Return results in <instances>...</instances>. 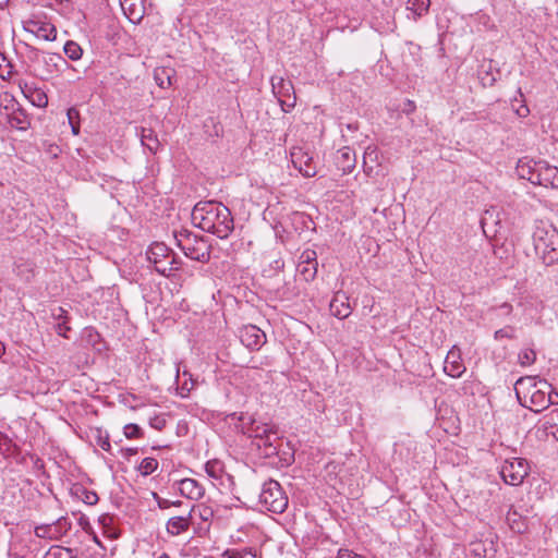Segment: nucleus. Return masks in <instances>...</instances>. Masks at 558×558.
Masks as SVG:
<instances>
[{
  "label": "nucleus",
  "instance_id": "45",
  "mask_svg": "<svg viewBox=\"0 0 558 558\" xmlns=\"http://www.w3.org/2000/svg\"><path fill=\"white\" fill-rule=\"evenodd\" d=\"M166 423L167 421L162 415H155L149 420V425L157 430H161L166 426Z\"/></svg>",
  "mask_w": 558,
  "mask_h": 558
},
{
  "label": "nucleus",
  "instance_id": "48",
  "mask_svg": "<svg viewBox=\"0 0 558 558\" xmlns=\"http://www.w3.org/2000/svg\"><path fill=\"white\" fill-rule=\"evenodd\" d=\"M245 554L253 555L252 554V549L251 548H244L242 550H227L225 553V556H228L229 558H244Z\"/></svg>",
  "mask_w": 558,
  "mask_h": 558
},
{
  "label": "nucleus",
  "instance_id": "46",
  "mask_svg": "<svg viewBox=\"0 0 558 558\" xmlns=\"http://www.w3.org/2000/svg\"><path fill=\"white\" fill-rule=\"evenodd\" d=\"M54 330L59 336L69 338L66 332L71 330V327L68 326V322L63 320L56 324Z\"/></svg>",
  "mask_w": 558,
  "mask_h": 558
},
{
  "label": "nucleus",
  "instance_id": "20",
  "mask_svg": "<svg viewBox=\"0 0 558 558\" xmlns=\"http://www.w3.org/2000/svg\"><path fill=\"white\" fill-rule=\"evenodd\" d=\"M356 163L355 153L350 147H343L338 150L336 156V166L342 174H349L353 171Z\"/></svg>",
  "mask_w": 558,
  "mask_h": 558
},
{
  "label": "nucleus",
  "instance_id": "1",
  "mask_svg": "<svg viewBox=\"0 0 558 558\" xmlns=\"http://www.w3.org/2000/svg\"><path fill=\"white\" fill-rule=\"evenodd\" d=\"M191 220L196 228L227 239L234 229L230 209L215 201L198 202L192 210Z\"/></svg>",
  "mask_w": 558,
  "mask_h": 558
},
{
  "label": "nucleus",
  "instance_id": "28",
  "mask_svg": "<svg viewBox=\"0 0 558 558\" xmlns=\"http://www.w3.org/2000/svg\"><path fill=\"white\" fill-rule=\"evenodd\" d=\"M13 271L21 279L29 281L34 277V264L28 260L19 259L14 263Z\"/></svg>",
  "mask_w": 558,
  "mask_h": 558
},
{
  "label": "nucleus",
  "instance_id": "25",
  "mask_svg": "<svg viewBox=\"0 0 558 558\" xmlns=\"http://www.w3.org/2000/svg\"><path fill=\"white\" fill-rule=\"evenodd\" d=\"M507 522L515 533H524L527 530V519L511 508L507 513Z\"/></svg>",
  "mask_w": 558,
  "mask_h": 558
},
{
  "label": "nucleus",
  "instance_id": "29",
  "mask_svg": "<svg viewBox=\"0 0 558 558\" xmlns=\"http://www.w3.org/2000/svg\"><path fill=\"white\" fill-rule=\"evenodd\" d=\"M430 7V0H408L407 9L414 15V21L425 15Z\"/></svg>",
  "mask_w": 558,
  "mask_h": 558
},
{
  "label": "nucleus",
  "instance_id": "37",
  "mask_svg": "<svg viewBox=\"0 0 558 558\" xmlns=\"http://www.w3.org/2000/svg\"><path fill=\"white\" fill-rule=\"evenodd\" d=\"M518 359L522 366H529L535 362L536 353L533 349H524L519 352Z\"/></svg>",
  "mask_w": 558,
  "mask_h": 558
},
{
  "label": "nucleus",
  "instance_id": "63",
  "mask_svg": "<svg viewBox=\"0 0 558 558\" xmlns=\"http://www.w3.org/2000/svg\"><path fill=\"white\" fill-rule=\"evenodd\" d=\"M549 395L551 396L553 399H555L558 403V392L554 390V388L551 387V390H549Z\"/></svg>",
  "mask_w": 558,
  "mask_h": 558
},
{
  "label": "nucleus",
  "instance_id": "62",
  "mask_svg": "<svg viewBox=\"0 0 558 558\" xmlns=\"http://www.w3.org/2000/svg\"><path fill=\"white\" fill-rule=\"evenodd\" d=\"M71 129H72V133L74 135H78L80 134V122H73V124H71Z\"/></svg>",
  "mask_w": 558,
  "mask_h": 558
},
{
  "label": "nucleus",
  "instance_id": "32",
  "mask_svg": "<svg viewBox=\"0 0 558 558\" xmlns=\"http://www.w3.org/2000/svg\"><path fill=\"white\" fill-rule=\"evenodd\" d=\"M35 535L39 538L53 539L59 535L57 522L51 524H41L35 527Z\"/></svg>",
  "mask_w": 558,
  "mask_h": 558
},
{
  "label": "nucleus",
  "instance_id": "39",
  "mask_svg": "<svg viewBox=\"0 0 558 558\" xmlns=\"http://www.w3.org/2000/svg\"><path fill=\"white\" fill-rule=\"evenodd\" d=\"M317 266L318 265H298V269L306 281H311L316 277Z\"/></svg>",
  "mask_w": 558,
  "mask_h": 558
},
{
  "label": "nucleus",
  "instance_id": "26",
  "mask_svg": "<svg viewBox=\"0 0 558 558\" xmlns=\"http://www.w3.org/2000/svg\"><path fill=\"white\" fill-rule=\"evenodd\" d=\"M71 493L77 499L82 500L84 504L88 506L96 505L99 500V497L96 492L87 489L82 484H75L71 488Z\"/></svg>",
  "mask_w": 558,
  "mask_h": 558
},
{
  "label": "nucleus",
  "instance_id": "16",
  "mask_svg": "<svg viewBox=\"0 0 558 558\" xmlns=\"http://www.w3.org/2000/svg\"><path fill=\"white\" fill-rule=\"evenodd\" d=\"M192 514V521L195 524V519L198 518L202 522L198 524L197 531L207 532L210 526V521L214 518V510L211 507L204 504L193 505L189 510Z\"/></svg>",
  "mask_w": 558,
  "mask_h": 558
},
{
  "label": "nucleus",
  "instance_id": "22",
  "mask_svg": "<svg viewBox=\"0 0 558 558\" xmlns=\"http://www.w3.org/2000/svg\"><path fill=\"white\" fill-rule=\"evenodd\" d=\"M170 248L161 242H154L146 251V257L154 266L170 258Z\"/></svg>",
  "mask_w": 558,
  "mask_h": 558
},
{
  "label": "nucleus",
  "instance_id": "3",
  "mask_svg": "<svg viewBox=\"0 0 558 558\" xmlns=\"http://www.w3.org/2000/svg\"><path fill=\"white\" fill-rule=\"evenodd\" d=\"M533 246L536 257L545 266L558 263V230L546 221H537L533 231Z\"/></svg>",
  "mask_w": 558,
  "mask_h": 558
},
{
  "label": "nucleus",
  "instance_id": "55",
  "mask_svg": "<svg viewBox=\"0 0 558 558\" xmlns=\"http://www.w3.org/2000/svg\"><path fill=\"white\" fill-rule=\"evenodd\" d=\"M43 52L36 48H31L29 50V59L32 61H40V58L43 59Z\"/></svg>",
  "mask_w": 558,
  "mask_h": 558
},
{
  "label": "nucleus",
  "instance_id": "57",
  "mask_svg": "<svg viewBox=\"0 0 558 558\" xmlns=\"http://www.w3.org/2000/svg\"><path fill=\"white\" fill-rule=\"evenodd\" d=\"M181 264V262L177 258L175 254L170 251V260H169V265L171 266H179Z\"/></svg>",
  "mask_w": 558,
  "mask_h": 558
},
{
  "label": "nucleus",
  "instance_id": "2",
  "mask_svg": "<svg viewBox=\"0 0 558 558\" xmlns=\"http://www.w3.org/2000/svg\"><path fill=\"white\" fill-rule=\"evenodd\" d=\"M517 174L534 185L558 189V168L546 160H534L527 156L518 160Z\"/></svg>",
  "mask_w": 558,
  "mask_h": 558
},
{
  "label": "nucleus",
  "instance_id": "12",
  "mask_svg": "<svg viewBox=\"0 0 558 558\" xmlns=\"http://www.w3.org/2000/svg\"><path fill=\"white\" fill-rule=\"evenodd\" d=\"M281 444L282 440L278 435L277 428L257 440H252V446L256 448L258 454L263 458L277 456Z\"/></svg>",
  "mask_w": 558,
  "mask_h": 558
},
{
  "label": "nucleus",
  "instance_id": "52",
  "mask_svg": "<svg viewBox=\"0 0 558 558\" xmlns=\"http://www.w3.org/2000/svg\"><path fill=\"white\" fill-rule=\"evenodd\" d=\"M13 74V65L11 62H8L4 68H2V71L0 72V76L3 80H9Z\"/></svg>",
  "mask_w": 558,
  "mask_h": 558
},
{
  "label": "nucleus",
  "instance_id": "15",
  "mask_svg": "<svg viewBox=\"0 0 558 558\" xmlns=\"http://www.w3.org/2000/svg\"><path fill=\"white\" fill-rule=\"evenodd\" d=\"M177 484L181 496L187 499L198 500L205 495L204 486L194 478H183Z\"/></svg>",
  "mask_w": 558,
  "mask_h": 558
},
{
  "label": "nucleus",
  "instance_id": "51",
  "mask_svg": "<svg viewBox=\"0 0 558 558\" xmlns=\"http://www.w3.org/2000/svg\"><path fill=\"white\" fill-rule=\"evenodd\" d=\"M66 116H68L70 125L73 124V122H78L80 112L77 109H75V108L68 109Z\"/></svg>",
  "mask_w": 558,
  "mask_h": 558
},
{
  "label": "nucleus",
  "instance_id": "30",
  "mask_svg": "<svg viewBox=\"0 0 558 558\" xmlns=\"http://www.w3.org/2000/svg\"><path fill=\"white\" fill-rule=\"evenodd\" d=\"M173 73H174V71L169 68L155 69L154 78L156 81V84L161 88L171 86V84H172L171 78L173 76Z\"/></svg>",
  "mask_w": 558,
  "mask_h": 558
},
{
  "label": "nucleus",
  "instance_id": "27",
  "mask_svg": "<svg viewBox=\"0 0 558 558\" xmlns=\"http://www.w3.org/2000/svg\"><path fill=\"white\" fill-rule=\"evenodd\" d=\"M121 8L132 23L143 19V8L141 3H136V0H121Z\"/></svg>",
  "mask_w": 558,
  "mask_h": 558
},
{
  "label": "nucleus",
  "instance_id": "59",
  "mask_svg": "<svg viewBox=\"0 0 558 558\" xmlns=\"http://www.w3.org/2000/svg\"><path fill=\"white\" fill-rule=\"evenodd\" d=\"M500 310L505 312V314L509 315L512 312V305L505 302L499 306Z\"/></svg>",
  "mask_w": 558,
  "mask_h": 558
},
{
  "label": "nucleus",
  "instance_id": "64",
  "mask_svg": "<svg viewBox=\"0 0 558 558\" xmlns=\"http://www.w3.org/2000/svg\"><path fill=\"white\" fill-rule=\"evenodd\" d=\"M553 436L556 438V440L558 441V425H556L551 432Z\"/></svg>",
  "mask_w": 558,
  "mask_h": 558
},
{
  "label": "nucleus",
  "instance_id": "7",
  "mask_svg": "<svg viewBox=\"0 0 558 558\" xmlns=\"http://www.w3.org/2000/svg\"><path fill=\"white\" fill-rule=\"evenodd\" d=\"M274 95L278 98L283 111L288 112L295 106V93L291 81L274 75L270 80Z\"/></svg>",
  "mask_w": 558,
  "mask_h": 558
},
{
  "label": "nucleus",
  "instance_id": "43",
  "mask_svg": "<svg viewBox=\"0 0 558 558\" xmlns=\"http://www.w3.org/2000/svg\"><path fill=\"white\" fill-rule=\"evenodd\" d=\"M494 338L495 340H500L502 338L514 339V328L511 326H507L505 328L498 329L495 331Z\"/></svg>",
  "mask_w": 558,
  "mask_h": 558
},
{
  "label": "nucleus",
  "instance_id": "23",
  "mask_svg": "<svg viewBox=\"0 0 558 558\" xmlns=\"http://www.w3.org/2000/svg\"><path fill=\"white\" fill-rule=\"evenodd\" d=\"M31 25L33 28L32 33L36 35V37L41 38L47 41H53L57 38V29L53 24L46 22H35L31 21Z\"/></svg>",
  "mask_w": 558,
  "mask_h": 558
},
{
  "label": "nucleus",
  "instance_id": "49",
  "mask_svg": "<svg viewBox=\"0 0 558 558\" xmlns=\"http://www.w3.org/2000/svg\"><path fill=\"white\" fill-rule=\"evenodd\" d=\"M11 440L9 437L0 432V452L5 453L10 450Z\"/></svg>",
  "mask_w": 558,
  "mask_h": 558
},
{
  "label": "nucleus",
  "instance_id": "5",
  "mask_svg": "<svg viewBox=\"0 0 558 558\" xmlns=\"http://www.w3.org/2000/svg\"><path fill=\"white\" fill-rule=\"evenodd\" d=\"M288 502V497L277 481L268 480L263 484L259 504L268 511L282 513L287 509Z\"/></svg>",
  "mask_w": 558,
  "mask_h": 558
},
{
  "label": "nucleus",
  "instance_id": "50",
  "mask_svg": "<svg viewBox=\"0 0 558 558\" xmlns=\"http://www.w3.org/2000/svg\"><path fill=\"white\" fill-rule=\"evenodd\" d=\"M481 81L484 86H493L497 78L490 71H487L484 75L481 76Z\"/></svg>",
  "mask_w": 558,
  "mask_h": 558
},
{
  "label": "nucleus",
  "instance_id": "14",
  "mask_svg": "<svg viewBox=\"0 0 558 558\" xmlns=\"http://www.w3.org/2000/svg\"><path fill=\"white\" fill-rule=\"evenodd\" d=\"M19 87L21 88L24 97L27 98L32 105L38 108H45L48 105V97L46 93L43 89L36 87L34 84L20 81Z\"/></svg>",
  "mask_w": 558,
  "mask_h": 558
},
{
  "label": "nucleus",
  "instance_id": "33",
  "mask_svg": "<svg viewBox=\"0 0 558 558\" xmlns=\"http://www.w3.org/2000/svg\"><path fill=\"white\" fill-rule=\"evenodd\" d=\"M83 338L87 344L100 351L101 336L94 327H87L84 329Z\"/></svg>",
  "mask_w": 558,
  "mask_h": 558
},
{
  "label": "nucleus",
  "instance_id": "44",
  "mask_svg": "<svg viewBox=\"0 0 558 558\" xmlns=\"http://www.w3.org/2000/svg\"><path fill=\"white\" fill-rule=\"evenodd\" d=\"M51 315L52 317L59 323V322H68L69 320V315H68V311L64 310L63 307L61 306H58L56 308H53L51 311Z\"/></svg>",
  "mask_w": 558,
  "mask_h": 558
},
{
  "label": "nucleus",
  "instance_id": "58",
  "mask_svg": "<svg viewBox=\"0 0 558 558\" xmlns=\"http://www.w3.org/2000/svg\"><path fill=\"white\" fill-rule=\"evenodd\" d=\"M121 451L124 453L125 457H130V456L136 454L138 449L137 448H124V449H121Z\"/></svg>",
  "mask_w": 558,
  "mask_h": 558
},
{
  "label": "nucleus",
  "instance_id": "18",
  "mask_svg": "<svg viewBox=\"0 0 558 558\" xmlns=\"http://www.w3.org/2000/svg\"><path fill=\"white\" fill-rule=\"evenodd\" d=\"M9 124L20 131H26L31 126V117L19 102L12 105V112L8 114Z\"/></svg>",
  "mask_w": 558,
  "mask_h": 558
},
{
  "label": "nucleus",
  "instance_id": "53",
  "mask_svg": "<svg viewBox=\"0 0 558 558\" xmlns=\"http://www.w3.org/2000/svg\"><path fill=\"white\" fill-rule=\"evenodd\" d=\"M337 558H365L361 555L353 554L352 551L348 549H340L338 553Z\"/></svg>",
  "mask_w": 558,
  "mask_h": 558
},
{
  "label": "nucleus",
  "instance_id": "35",
  "mask_svg": "<svg viewBox=\"0 0 558 558\" xmlns=\"http://www.w3.org/2000/svg\"><path fill=\"white\" fill-rule=\"evenodd\" d=\"M158 465L157 459L148 457L142 460L137 469L142 475L148 476L157 470Z\"/></svg>",
  "mask_w": 558,
  "mask_h": 558
},
{
  "label": "nucleus",
  "instance_id": "8",
  "mask_svg": "<svg viewBox=\"0 0 558 558\" xmlns=\"http://www.w3.org/2000/svg\"><path fill=\"white\" fill-rule=\"evenodd\" d=\"M549 390H551V385L545 379H539L537 390L532 391V393L527 396L525 407L535 412H539L550 404H556L557 401L551 398Z\"/></svg>",
  "mask_w": 558,
  "mask_h": 558
},
{
  "label": "nucleus",
  "instance_id": "54",
  "mask_svg": "<svg viewBox=\"0 0 558 558\" xmlns=\"http://www.w3.org/2000/svg\"><path fill=\"white\" fill-rule=\"evenodd\" d=\"M515 113L520 118H525L530 114V109L525 104H521L518 108H515Z\"/></svg>",
  "mask_w": 558,
  "mask_h": 558
},
{
  "label": "nucleus",
  "instance_id": "21",
  "mask_svg": "<svg viewBox=\"0 0 558 558\" xmlns=\"http://www.w3.org/2000/svg\"><path fill=\"white\" fill-rule=\"evenodd\" d=\"M444 371L447 375L453 378H459L462 376V374L465 372V366L461 362L459 353L454 352L453 350L448 352L445 360Z\"/></svg>",
  "mask_w": 558,
  "mask_h": 558
},
{
  "label": "nucleus",
  "instance_id": "47",
  "mask_svg": "<svg viewBox=\"0 0 558 558\" xmlns=\"http://www.w3.org/2000/svg\"><path fill=\"white\" fill-rule=\"evenodd\" d=\"M153 498L161 510H166L171 507V500L160 497L157 493H153Z\"/></svg>",
  "mask_w": 558,
  "mask_h": 558
},
{
  "label": "nucleus",
  "instance_id": "10",
  "mask_svg": "<svg viewBox=\"0 0 558 558\" xmlns=\"http://www.w3.org/2000/svg\"><path fill=\"white\" fill-rule=\"evenodd\" d=\"M290 156L293 167L298 169L303 177L313 178L316 175V165L307 150H304L303 147H293Z\"/></svg>",
  "mask_w": 558,
  "mask_h": 558
},
{
  "label": "nucleus",
  "instance_id": "17",
  "mask_svg": "<svg viewBox=\"0 0 558 558\" xmlns=\"http://www.w3.org/2000/svg\"><path fill=\"white\" fill-rule=\"evenodd\" d=\"M539 385V379L536 380L535 377L526 376L521 377L517 380L514 385V390L518 400L522 405H526L527 403V396L532 393V391L537 390V387Z\"/></svg>",
  "mask_w": 558,
  "mask_h": 558
},
{
  "label": "nucleus",
  "instance_id": "34",
  "mask_svg": "<svg viewBox=\"0 0 558 558\" xmlns=\"http://www.w3.org/2000/svg\"><path fill=\"white\" fill-rule=\"evenodd\" d=\"M205 471L208 476L218 480L223 472V464L219 460H209L205 464Z\"/></svg>",
  "mask_w": 558,
  "mask_h": 558
},
{
  "label": "nucleus",
  "instance_id": "11",
  "mask_svg": "<svg viewBox=\"0 0 558 558\" xmlns=\"http://www.w3.org/2000/svg\"><path fill=\"white\" fill-rule=\"evenodd\" d=\"M239 339L251 351H258L266 343L265 332L251 324L239 329Z\"/></svg>",
  "mask_w": 558,
  "mask_h": 558
},
{
  "label": "nucleus",
  "instance_id": "56",
  "mask_svg": "<svg viewBox=\"0 0 558 558\" xmlns=\"http://www.w3.org/2000/svg\"><path fill=\"white\" fill-rule=\"evenodd\" d=\"M54 59H60L62 60V57L60 54H57V53H52V54H48V56H43V61L47 64H49L50 62H53Z\"/></svg>",
  "mask_w": 558,
  "mask_h": 558
},
{
  "label": "nucleus",
  "instance_id": "40",
  "mask_svg": "<svg viewBox=\"0 0 558 558\" xmlns=\"http://www.w3.org/2000/svg\"><path fill=\"white\" fill-rule=\"evenodd\" d=\"M169 259H163L160 262V264H157L155 265V270L162 275V276H170V274L173 271V270H178L180 268V266H171L169 265Z\"/></svg>",
  "mask_w": 558,
  "mask_h": 558
},
{
  "label": "nucleus",
  "instance_id": "19",
  "mask_svg": "<svg viewBox=\"0 0 558 558\" xmlns=\"http://www.w3.org/2000/svg\"><path fill=\"white\" fill-rule=\"evenodd\" d=\"M192 514L187 512L186 515H175L170 518L166 523V531L171 536H178L189 531L193 525Z\"/></svg>",
  "mask_w": 558,
  "mask_h": 558
},
{
  "label": "nucleus",
  "instance_id": "9",
  "mask_svg": "<svg viewBox=\"0 0 558 558\" xmlns=\"http://www.w3.org/2000/svg\"><path fill=\"white\" fill-rule=\"evenodd\" d=\"M230 416L232 420L236 418L239 422H242V432L247 434L252 440H257L276 428L274 425L258 422L252 416H248V422H245L246 417L244 413H240L239 415L232 413Z\"/></svg>",
  "mask_w": 558,
  "mask_h": 558
},
{
  "label": "nucleus",
  "instance_id": "24",
  "mask_svg": "<svg viewBox=\"0 0 558 558\" xmlns=\"http://www.w3.org/2000/svg\"><path fill=\"white\" fill-rule=\"evenodd\" d=\"M137 134L142 145L151 154H156L160 146L156 132L151 128H141Z\"/></svg>",
  "mask_w": 558,
  "mask_h": 558
},
{
  "label": "nucleus",
  "instance_id": "42",
  "mask_svg": "<svg viewBox=\"0 0 558 558\" xmlns=\"http://www.w3.org/2000/svg\"><path fill=\"white\" fill-rule=\"evenodd\" d=\"M98 435L96 437L97 445L105 451L109 452L111 449L109 435L108 433H102L100 429L97 430Z\"/></svg>",
  "mask_w": 558,
  "mask_h": 558
},
{
  "label": "nucleus",
  "instance_id": "38",
  "mask_svg": "<svg viewBox=\"0 0 558 558\" xmlns=\"http://www.w3.org/2000/svg\"><path fill=\"white\" fill-rule=\"evenodd\" d=\"M124 436L128 439H137L143 437V429L137 424H126L123 428Z\"/></svg>",
  "mask_w": 558,
  "mask_h": 558
},
{
  "label": "nucleus",
  "instance_id": "31",
  "mask_svg": "<svg viewBox=\"0 0 558 558\" xmlns=\"http://www.w3.org/2000/svg\"><path fill=\"white\" fill-rule=\"evenodd\" d=\"M44 558H77L72 548L53 545L45 554Z\"/></svg>",
  "mask_w": 558,
  "mask_h": 558
},
{
  "label": "nucleus",
  "instance_id": "4",
  "mask_svg": "<svg viewBox=\"0 0 558 558\" xmlns=\"http://www.w3.org/2000/svg\"><path fill=\"white\" fill-rule=\"evenodd\" d=\"M178 246L184 255L193 260L207 263L210 259V244L202 236L189 230H181L174 234Z\"/></svg>",
  "mask_w": 558,
  "mask_h": 558
},
{
  "label": "nucleus",
  "instance_id": "13",
  "mask_svg": "<svg viewBox=\"0 0 558 558\" xmlns=\"http://www.w3.org/2000/svg\"><path fill=\"white\" fill-rule=\"evenodd\" d=\"M330 312L333 316L344 319L349 317L352 307L349 303V296L343 291H337L329 304Z\"/></svg>",
  "mask_w": 558,
  "mask_h": 558
},
{
  "label": "nucleus",
  "instance_id": "36",
  "mask_svg": "<svg viewBox=\"0 0 558 558\" xmlns=\"http://www.w3.org/2000/svg\"><path fill=\"white\" fill-rule=\"evenodd\" d=\"M64 53L71 60H78L82 57L83 50L78 44H76L72 40H69L64 45Z\"/></svg>",
  "mask_w": 558,
  "mask_h": 558
},
{
  "label": "nucleus",
  "instance_id": "6",
  "mask_svg": "<svg viewBox=\"0 0 558 558\" xmlns=\"http://www.w3.org/2000/svg\"><path fill=\"white\" fill-rule=\"evenodd\" d=\"M530 473V465L524 458H511L505 460L500 475L506 484L518 486L523 483Z\"/></svg>",
  "mask_w": 558,
  "mask_h": 558
},
{
  "label": "nucleus",
  "instance_id": "61",
  "mask_svg": "<svg viewBox=\"0 0 558 558\" xmlns=\"http://www.w3.org/2000/svg\"><path fill=\"white\" fill-rule=\"evenodd\" d=\"M407 106H408V108H404V109H403V111H404L405 113H408V114H409V113H411V112H413V111H414L415 106H414V102H413V101H410V100H409V101H408V104H407Z\"/></svg>",
  "mask_w": 558,
  "mask_h": 558
},
{
  "label": "nucleus",
  "instance_id": "60",
  "mask_svg": "<svg viewBox=\"0 0 558 558\" xmlns=\"http://www.w3.org/2000/svg\"><path fill=\"white\" fill-rule=\"evenodd\" d=\"M10 62L8 60V58L5 57V54L3 52H0V72L2 71V68H4V65Z\"/></svg>",
  "mask_w": 558,
  "mask_h": 558
},
{
  "label": "nucleus",
  "instance_id": "41",
  "mask_svg": "<svg viewBox=\"0 0 558 558\" xmlns=\"http://www.w3.org/2000/svg\"><path fill=\"white\" fill-rule=\"evenodd\" d=\"M299 265H318L316 252L305 250L300 256Z\"/></svg>",
  "mask_w": 558,
  "mask_h": 558
}]
</instances>
